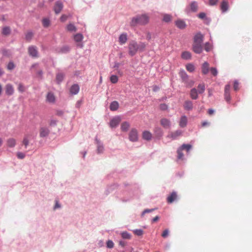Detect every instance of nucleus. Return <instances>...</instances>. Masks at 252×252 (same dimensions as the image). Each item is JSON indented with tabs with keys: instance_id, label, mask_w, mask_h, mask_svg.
I'll return each mask as SVG.
<instances>
[{
	"instance_id": "1",
	"label": "nucleus",
	"mask_w": 252,
	"mask_h": 252,
	"mask_svg": "<svg viewBox=\"0 0 252 252\" xmlns=\"http://www.w3.org/2000/svg\"><path fill=\"white\" fill-rule=\"evenodd\" d=\"M146 46L147 44L144 42H140L137 43L135 40H131L129 42L128 45V54L132 57L134 56L138 51H144Z\"/></svg>"
},
{
	"instance_id": "2",
	"label": "nucleus",
	"mask_w": 252,
	"mask_h": 252,
	"mask_svg": "<svg viewBox=\"0 0 252 252\" xmlns=\"http://www.w3.org/2000/svg\"><path fill=\"white\" fill-rule=\"evenodd\" d=\"M149 22V17L146 14L137 15L131 19L130 25L131 27H135L138 25H143Z\"/></svg>"
},
{
	"instance_id": "3",
	"label": "nucleus",
	"mask_w": 252,
	"mask_h": 252,
	"mask_svg": "<svg viewBox=\"0 0 252 252\" xmlns=\"http://www.w3.org/2000/svg\"><path fill=\"white\" fill-rule=\"evenodd\" d=\"M39 136L41 138H46L50 132V130L48 126H40L39 130Z\"/></svg>"
},
{
	"instance_id": "4",
	"label": "nucleus",
	"mask_w": 252,
	"mask_h": 252,
	"mask_svg": "<svg viewBox=\"0 0 252 252\" xmlns=\"http://www.w3.org/2000/svg\"><path fill=\"white\" fill-rule=\"evenodd\" d=\"M129 139L131 142H136L138 139V132L135 128H132L129 133Z\"/></svg>"
},
{
	"instance_id": "5",
	"label": "nucleus",
	"mask_w": 252,
	"mask_h": 252,
	"mask_svg": "<svg viewBox=\"0 0 252 252\" xmlns=\"http://www.w3.org/2000/svg\"><path fill=\"white\" fill-rule=\"evenodd\" d=\"M198 3L195 1H193L190 2L188 7H187L186 10L188 12H195L198 10Z\"/></svg>"
},
{
	"instance_id": "6",
	"label": "nucleus",
	"mask_w": 252,
	"mask_h": 252,
	"mask_svg": "<svg viewBox=\"0 0 252 252\" xmlns=\"http://www.w3.org/2000/svg\"><path fill=\"white\" fill-rule=\"evenodd\" d=\"M83 39V36L81 33H77L74 35V39L77 43V46L80 48L83 47V44L82 43Z\"/></svg>"
},
{
	"instance_id": "7",
	"label": "nucleus",
	"mask_w": 252,
	"mask_h": 252,
	"mask_svg": "<svg viewBox=\"0 0 252 252\" xmlns=\"http://www.w3.org/2000/svg\"><path fill=\"white\" fill-rule=\"evenodd\" d=\"M204 40V35L201 32L197 33L193 38L194 44H202Z\"/></svg>"
},
{
	"instance_id": "8",
	"label": "nucleus",
	"mask_w": 252,
	"mask_h": 252,
	"mask_svg": "<svg viewBox=\"0 0 252 252\" xmlns=\"http://www.w3.org/2000/svg\"><path fill=\"white\" fill-rule=\"evenodd\" d=\"M95 143L96 145L97 153L98 154L102 153L104 150L103 144L96 137L95 138Z\"/></svg>"
},
{
	"instance_id": "9",
	"label": "nucleus",
	"mask_w": 252,
	"mask_h": 252,
	"mask_svg": "<svg viewBox=\"0 0 252 252\" xmlns=\"http://www.w3.org/2000/svg\"><path fill=\"white\" fill-rule=\"evenodd\" d=\"M121 121V118L120 116H116L112 118L110 122V126L112 128L117 127Z\"/></svg>"
},
{
	"instance_id": "10",
	"label": "nucleus",
	"mask_w": 252,
	"mask_h": 252,
	"mask_svg": "<svg viewBox=\"0 0 252 252\" xmlns=\"http://www.w3.org/2000/svg\"><path fill=\"white\" fill-rule=\"evenodd\" d=\"M63 8V3L61 1H57L55 3L54 10L56 14H58L61 12Z\"/></svg>"
},
{
	"instance_id": "11",
	"label": "nucleus",
	"mask_w": 252,
	"mask_h": 252,
	"mask_svg": "<svg viewBox=\"0 0 252 252\" xmlns=\"http://www.w3.org/2000/svg\"><path fill=\"white\" fill-rule=\"evenodd\" d=\"M29 53L30 56L32 57H37L38 55V52L37 48L34 46H31L29 47L28 49Z\"/></svg>"
},
{
	"instance_id": "12",
	"label": "nucleus",
	"mask_w": 252,
	"mask_h": 252,
	"mask_svg": "<svg viewBox=\"0 0 252 252\" xmlns=\"http://www.w3.org/2000/svg\"><path fill=\"white\" fill-rule=\"evenodd\" d=\"M80 90V87L77 84H73L70 88V93L72 95L77 94Z\"/></svg>"
},
{
	"instance_id": "13",
	"label": "nucleus",
	"mask_w": 252,
	"mask_h": 252,
	"mask_svg": "<svg viewBox=\"0 0 252 252\" xmlns=\"http://www.w3.org/2000/svg\"><path fill=\"white\" fill-rule=\"evenodd\" d=\"M193 51L196 54H200L202 52V44H194L192 45Z\"/></svg>"
},
{
	"instance_id": "14",
	"label": "nucleus",
	"mask_w": 252,
	"mask_h": 252,
	"mask_svg": "<svg viewBox=\"0 0 252 252\" xmlns=\"http://www.w3.org/2000/svg\"><path fill=\"white\" fill-rule=\"evenodd\" d=\"M161 125L165 128H169L171 126L170 121L166 118H163L160 120Z\"/></svg>"
},
{
	"instance_id": "15",
	"label": "nucleus",
	"mask_w": 252,
	"mask_h": 252,
	"mask_svg": "<svg viewBox=\"0 0 252 252\" xmlns=\"http://www.w3.org/2000/svg\"><path fill=\"white\" fill-rule=\"evenodd\" d=\"M127 40V34L126 33H122L119 37V42L120 44H125Z\"/></svg>"
},
{
	"instance_id": "16",
	"label": "nucleus",
	"mask_w": 252,
	"mask_h": 252,
	"mask_svg": "<svg viewBox=\"0 0 252 252\" xmlns=\"http://www.w3.org/2000/svg\"><path fill=\"white\" fill-rule=\"evenodd\" d=\"M188 124V118L187 116L183 115L182 116L180 121H179V126L181 127H185L187 126Z\"/></svg>"
},
{
	"instance_id": "17",
	"label": "nucleus",
	"mask_w": 252,
	"mask_h": 252,
	"mask_svg": "<svg viewBox=\"0 0 252 252\" xmlns=\"http://www.w3.org/2000/svg\"><path fill=\"white\" fill-rule=\"evenodd\" d=\"M175 25L180 29H184L187 26L185 22L181 19H179L175 22Z\"/></svg>"
},
{
	"instance_id": "18",
	"label": "nucleus",
	"mask_w": 252,
	"mask_h": 252,
	"mask_svg": "<svg viewBox=\"0 0 252 252\" xmlns=\"http://www.w3.org/2000/svg\"><path fill=\"white\" fill-rule=\"evenodd\" d=\"M14 89L13 86L10 84H8L5 86V94L8 95H11L14 93Z\"/></svg>"
},
{
	"instance_id": "19",
	"label": "nucleus",
	"mask_w": 252,
	"mask_h": 252,
	"mask_svg": "<svg viewBox=\"0 0 252 252\" xmlns=\"http://www.w3.org/2000/svg\"><path fill=\"white\" fill-rule=\"evenodd\" d=\"M182 131L181 130H177L174 132H171L168 135V137L172 138L173 139H176L178 136L182 135Z\"/></svg>"
},
{
	"instance_id": "20",
	"label": "nucleus",
	"mask_w": 252,
	"mask_h": 252,
	"mask_svg": "<svg viewBox=\"0 0 252 252\" xmlns=\"http://www.w3.org/2000/svg\"><path fill=\"white\" fill-rule=\"evenodd\" d=\"M198 92L196 88H192L190 92V96L192 99H197L198 97Z\"/></svg>"
},
{
	"instance_id": "21",
	"label": "nucleus",
	"mask_w": 252,
	"mask_h": 252,
	"mask_svg": "<svg viewBox=\"0 0 252 252\" xmlns=\"http://www.w3.org/2000/svg\"><path fill=\"white\" fill-rule=\"evenodd\" d=\"M184 108L185 110L190 111L193 109V103L190 100H187L184 104Z\"/></svg>"
},
{
	"instance_id": "22",
	"label": "nucleus",
	"mask_w": 252,
	"mask_h": 252,
	"mask_svg": "<svg viewBox=\"0 0 252 252\" xmlns=\"http://www.w3.org/2000/svg\"><path fill=\"white\" fill-rule=\"evenodd\" d=\"M46 100L50 103H54L56 100L54 94L52 93H48L46 96Z\"/></svg>"
},
{
	"instance_id": "23",
	"label": "nucleus",
	"mask_w": 252,
	"mask_h": 252,
	"mask_svg": "<svg viewBox=\"0 0 252 252\" xmlns=\"http://www.w3.org/2000/svg\"><path fill=\"white\" fill-rule=\"evenodd\" d=\"M179 75L181 77L183 81L185 83H187V81L188 80V75L187 73L184 70H181L179 72Z\"/></svg>"
},
{
	"instance_id": "24",
	"label": "nucleus",
	"mask_w": 252,
	"mask_h": 252,
	"mask_svg": "<svg viewBox=\"0 0 252 252\" xmlns=\"http://www.w3.org/2000/svg\"><path fill=\"white\" fill-rule=\"evenodd\" d=\"M152 133L147 130L144 131L142 133V137L144 140L149 141L152 138Z\"/></svg>"
},
{
	"instance_id": "25",
	"label": "nucleus",
	"mask_w": 252,
	"mask_h": 252,
	"mask_svg": "<svg viewBox=\"0 0 252 252\" xmlns=\"http://www.w3.org/2000/svg\"><path fill=\"white\" fill-rule=\"evenodd\" d=\"M177 194L175 191H173L171 194L167 198V202L169 203H172L177 198Z\"/></svg>"
},
{
	"instance_id": "26",
	"label": "nucleus",
	"mask_w": 252,
	"mask_h": 252,
	"mask_svg": "<svg viewBox=\"0 0 252 252\" xmlns=\"http://www.w3.org/2000/svg\"><path fill=\"white\" fill-rule=\"evenodd\" d=\"M220 8L223 13L226 12L228 9V2L223 0L221 3Z\"/></svg>"
},
{
	"instance_id": "27",
	"label": "nucleus",
	"mask_w": 252,
	"mask_h": 252,
	"mask_svg": "<svg viewBox=\"0 0 252 252\" xmlns=\"http://www.w3.org/2000/svg\"><path fill=\"white\" fill-rule=\"evenodd\" d=\"M6 144L9 148H13L16 145V140L13 138H9L6 141Z\"/></svg>"
},
{
	"instance_id": "28",
	"label": "nucleus",
	"mask_w": 252,
	"mask_h": 252,
	"mask_svg": "<svg viewBox=\"0 0 252 252\" xmlns=\"http://www.w3.org/2000/svg\"><path fill=\"white\" fill-rule=\"evenodd\" d=\"M209 63L207 62H205L202 65V72L203 74H206L209 72Z\"/></svg>"
},
{
	"instance_id": "29",
	"label": "nucleus",
	"mask_w": 252,
	"mask_h": 252,
	"mask_svg": "<svg viewBox=\"0 0 252 252\" xmlns=\"http://www.w3.org/2000/svg\"><path fill=\"white\" fill-rule=\"evenodd\" d=\"M64 75L62 72H58L56 75V81L58 84H60L63 80Z\"/></svg>"
},
{
	"instance_id": "30",
	"label": "nucleus",
	"mask_w": 252,
	"mask_h": 252,
	"mask_svg": "<svg viewBox=\"0 0 252 252\" xmlns=\"http://www.w3.org/2000/svg\"><path fill=\"white\" fill-rule=\"evenodd\" d=\"M119 103L116 101L112 102L110 105V109L111 111H116L119 108Z\"/></svg>"
},
{
	"instance_id": "31",
	"label": "nucleus",
	"mask_w": 252,
	"mask_h": 252,
	"mask_svg": "<svg viewBox=\"0 0 252 252\" xmlns=\"http://www.w3.org/2000/svg\"><path fill=\"white\" fill-rule=\"evenodd\" d=\"M130 126L129 124L127 122L123 123L121 126V130L123 131H127Z\"/></svg>"
},
{
	"instance_id": "32",
	"label": "nucleus",
	"mask_w": 252,
	"mask_h": 252,
	"mask_svg": "<svg viewBox=\"0 0 252 252\" xmlns=\"http://www.w3.org/2000/svg\"><path fill=\"white\" fill-rule=\"evenodd\" d=\"M180 147L182 149V150H186L187 153H189L192 148V146L190 144H184Z\"/></svg>"
},
{
	"instance_id": "33",
	"label": "nucleus",
	"mask_w": 252,
	"mask_h": 252,
	"mask_svg": "<svg viewBox=\"0 0 252 252\" xmlns=\"http://www.w3.org/2000/svg\"><path fill=\"white\" fill-rule=\"evenodd\" d=\"M182 58L184 60H189L191 58V54L189 52L185 51L182 54Z\"/></svg>"
},
{
	"instance_id": "34",
	"label": "nucleus",
	"mask_w": 252,
	"mask_h": 252,
	"mask_svg": "<svg viewBox=\"0 0 252 252\" xmlns=\"http://www.w3.org/2000/svg\"><path fill=\"white\" fill-rule=\"evenodd\" d=\"M121 235L123 239H130L131 237V234L127 231H123L121 232Z\"/></svg>"
},
{
	"instance_id": "35",
	"label": "nucleus",
	"mask_w": 252,
	"mask_h": 252,
	"mask_svg": "<svg viewBox=\"0 0 252 252\" xmlns=\"http://www.w3.org/2000/svg\"><path fill=\"white\" fill-rule=\"evenodd\" d=\"M11 32V29L9 27L6 26L2 28V33L4 35H9Z\"/></svg>"
},
{
	"instance_id": "36",
	"label": "nucleus",
	"mask_w": 252,
	"mask_h": 252,
	"mask_svg": "<svg viewBox=\"0 0 252 252\" xmlns=\"http://www.w3.org/2000/svg\"><path fill=\"white\" fill-rule=\"evenodd\" d=\"M213 48V44L212 43L210 42H206L204 44V49L207 52L210 51Z\"/></svg>"
},
{
	"instance_id": "37",
	"label": "nucleus",
	"mask_w": 252,
	"mask_h": 252,
	"mask_svg": "<svg viewBox=\"0 0 252 252\" xmlns=\"http://www.w3.org/2000/svg\"><path fill=\"white\" fill-rule=\"evenodd\" d=\"M198 92L199 94H202L205 90V86L204 83L199 84L198 85Z\"/></svg>"
},
{
	"instance_id": "38",
	"label": "nucleus",
	"mask_w": 252,
	"mask_h": 252,
	"mask_svg": "<svg viewBox=\"0 0 252 252\" xmlns=\"http://www.w3.org/2000/svg\"><path fill=\"white\" fill-rule=\"evenodd\" d=\"M182 151H183V150L180 147H179L177 149V154H178L177 158L178 159L183 160L184 159V155L182 153Z\"/></svg>"
},
{
	"instance_id": "39",
	"label": "nucleus",
	"mask_w": 252,
	"mask_h": 252,
	"mask_svg": "<svg viewBox=\"0 0 252 252\" xmlns=\"http://www.w3.org/2000/svg\"><path fill=\"white\" fill-rule=\"evenodd\" d=\"M197 16L199 18L204 20H207L209 22H210V20L206 16V14L204 12H200L197 15Z\"/></svg>"
},
{
	"instance_id": "40",
	"label": "nucleus",
	"mask_w": 252,
	"mask_h": 252,
	"mask_svg": "<svg viewBox=\"0 0 252 252\" xmlns=\"http://www.w3.org/2000/svg\"><path fill=\"white\" fill-rule=\"evenodd\" d=\"M132 231L135 235L138 236H141L143 234V230L141 229H134Z\"/></svg>"
},
{
	"instance_id": "41",
	"label": "nucleus",
	"mask_w": 252,
	"mask_h": 252,
	"mask_svg": "<svg viewBox=\"0 0 252 252\" xmlns=\"http://www.w3.org/2000/svg\"><path fill=\"white\" fill-rule=\"evenodd\" d=\"M67 30L69 32H76L77 30L75 26L72 24H69L67 26Z\"/></svg>"
},
{
	"instance_id": "42",
	"label": "nucleus",
	"mask_w": 252,
	"mask_h": 252,
	"mask_svg": "<svg viewBox=\"0 0 252 252\" xmlns=\"http://www.w3.org/2000/svg\"><path fill=\"white\" fill-rule=\"evenodd\" d=\"M172 19V16L170 14H165L163 15V21L165 22H169Z\"/></svg>"
},
{
	"instance_id": "43",
	"label": "nucleus",
	"mask_w": 252,
	"mask_h": 252,
	"mask_svg": "<svg viewBox=\"0 0 252 252\" xmlns=\"http://www.w3.org/2000/svg\"><path fill=\"white\" fill-rule=\"evenodd\" d=\"M186 69L188 71L192 72L194 70V66L193 64L191 63H189L186 65Z\"/></svg>"
},
{
	"instance_id": "44",
	"label": "nucleus",
	"mask_w": 252,
	"mask_h": 252,
	"mask_svg": "<svg viewBox=\"0 0 252 252\" xmlns=\"http://www.w3.org/2000/svg\"><path fill=\"white\" fill-rule=\"evenodd\" d=\"M33 33L32 32L29 31L26 34V39L27 40L30 41L33 36Z\"/></svg>"
},
{
	"instance_id": "45",
	"label": "nucleus",
	"mask_w": 252,
	"mask_h": 252,
	"mask_svg": "<svg viewBox=\"0 0 252 252\" xmlns=\"http://www.w3.org/2000/svg\"><path fill=\"white\" fill-rule=\"evenodd\" d=\"M22 143L25 146V148H27L29 144V140L27 136L24 137Z\"/></svg>"
},
{
	"instance_id": "46",
	"label": "nucleus",
	"mask_w": 252,
	"mask_h": 252,
	"mask_svg": "<svg viewBox=\"0 0 252 252\" xmlns=\"http://www.w3.org/2000/svg\"><path fill=\"white\" fill-rule=\"evenodd\" d=\"M110 80L112 83H116L118 82V78L115 75H112L110 78Z\"/></svg>"
},
{
	"instance_id": "47",
	"label": "nucleus",
	"mask_w": 252,
	"mask_h": 252,
	"mask_svg": "<svg viewBox=\"0 0 252 252\" xmlns=\"http://www.w3.org/2000/svg\"><path fill=\"white\" fill-rule=\"evenodd\" d=\"M43 25L44 27H48L50 25V20L47 18H44L42 20Z\"/></svg>"
},
{
	"instance_id": "48",
	"label": "nucleus",
	"mask_w": 252,
	"mask_h": 252,
	"mask_svg": "<svg viewBox=\"0 0 252 252\" xmlns=\"http://www.w3.org/2000/svg\"><path fill=\"white\" fill-rule=\"evenodd\" d=\"M7 67V69L10 70L14 69L15 67V64H14V63L13 62H10L8 63Z\"/></svg>"
},
{
	"instance_id": "49",
	"label": "nucleus",
	"mask_w": 252,
	"mask_h": 252,
	"mask_svg": "<svg viewBox=\"0 0 252 252\" xmlns=\"http://www.w3.org/2000/svg\"><path fill=\"white\" fill-rule=\"evenodd\" d=\"M224 98L228 102H230L231 100L230 93H224Z\"/></svg>"
},
{
	"instance_id": "50",
	"label": "nucleus",
	"mask_w": 252,
	"mask_h": 252,
	"mask_svg": "<svg viewBox=\"0 0 252 252\" xmlns=\"http://www.w3.org/2000/svg\"><path fill=\"white\" fill-rule=\"evenodd\" d=\"M107 247L108 248H113L114 247V243L112 240H108L106 243Z\"/></svg>"
},
{
	"instance_id": "51",
	"label": "nucleus",
	"mask_w": 252,
	"mask_h": 252,
	"mask_svg": "<svg viewBox=\"0 0 252 252\" xmlns=\"http://www.w3.org/2000/svg\"><path fill=\"white\" fill-rule=\"evenodd\" d=\"M69 51V48L67 46H64L61 49V51L62 53H67Z\"/></svg>"
},
{
	"instance_id": "52",
	"label": "nucleus",
	"mask_w": 252,
	"mask_h": 252,
	"mask_svg": "<svg viewBox=\"0 0 252 252\" xmlns=\"http://www.w3.org/2000/svg\"><path fill=\"white\" fill-rule=\"evenodd\" d=\"M210 71H211V73L214 75V76H217V74H218V70L215 67H212L210 69Z\"/></svg>"
},
{
	"instance_id": "53",
	"label": "nucleus",
	"mask_w": 252,
	"mask_h": 252,
	"mask_svg": "<svg viewBox=\"0 0 252 252\" xmlns=\"http://www.w3.org/2000/svg\"><path fill=\"white\" fill-rule=\"evenodd\" d=\"M17 157L19 159H23L25 157V154L22 152H17Z\"/></svg>"
},
{
	"instance_id": "54",
	"label": "nucleus",
	"mask_w": 252,
	"mask_h": 252,
	"mask_svg": "<svg viewBox=\"0 0 252 252\" xmlns=\"http://www.w3.org/2000/svg\"><path fill=\"white\" fill-rule=\"evenodd\" d=\"M57 121L55 119H51L50 121V126H55L57 125Z\"/></svg>"
},
{
	"instance_id": "55",
	"label": "nucleus",
	"mask_w": 252,
	"mask_h": 252,
	"mask_svg": "<svg viewBox=\"0 0 252 252\" xmlns=\"http://www.w3.org/2000/svg\"><path fill=\"white\" fill-rule=\"evenodd\" d=\"M219 0H209V4L210 5L214 6L217 4Z\"/></svg>"
},
{
	"instance_id": "56",
	"label": "nucleus",
	"mask_w": 252,
	"mask_h": 252,
	"mask_svg": "<svg viewBox=\"0 0 252 252\" xmlns=\"http://www.w3.org/2000/svg\"><path fill=\"white\" fill-rule=\"evenodd\" d=\"M156 209H145L142 213V216H143L146 213H150L154 211Z\"/></svg>"
},
{
	"instance_id": "57",
	"label": "nucleus",
	"mask_w": 252,
	"mask_h": 252,
	"mask_svg": "<svg viewBox=\"0 0 252 252\" xmlns=\"http://www.w3.org/2000/svg\"><path fill=\"white\" fill-rule=\"evenodd\" d=\"M233 88L236 91L239 89V83L237 80H235L234 82Z\"/></svg>"
},
{
	"instance_id": "58",
	"label": "nucleus",
	"mask_w": 252,
	"mask_h": 252,
	"mask_svg": "<svg viewBox=\"0 0 252 252\" xmlns=\"http://www.w3.org/2000/svg\"><path fill=\"white\" fill-rule=\"evenodd\" d=\"M131 198H132V195H130L127 197H122L121 199L123 202H126V201L130 200Z\"/></svg>"
},
{
	"instance_id": "59",
	"label": "nucleus",
	"mask_w": 252,
	"mask_h": 252,
	"mask_svg": "<svg viewBox=\"0 0 252 252\" xmlns=\"http://www.w3.org/2000/svg\"><path fill=\"white\" fill-rule=\"evenodd\" d=\"M160 109L162 110H166L168 109V106L165 103L161 104L160 105Z\"/></svg>"
},
{
	"instance_id": "60",
	"label": "nucleus",
	"mask_w": 252,
	"mask_h": 252,
	"mask_svg": "<svg viewBox=\"0 0 252 252\" xmlns=\"http://www.w3.org/2000/svg\"><path fill=\"white\" fill-rule=\"evenodd\" d=\"M1 52L2 55L4 56H8L9 55L8 51L5 49H2Z\"/></svg>"
},
{
	"instance_id": "61",
	"label": "nucleus",
	"mask_w": 252,
	"mask_h": 252,
	"mask_svg": "<svg viewBox=\"0 0 252 252\" xmlns=\"http://www.w3.org/2000/svg\"><path fill=\"white\" fill-rule=\"evenodd\" d=\"M18 90L21 92L25 91L24 86L22 84H19L18 86Z\"/></svg>"
},
{
	"instance_id": "62",
	"label": "nucleus",
	"mask_w": 252,
	"mask_h": 252,
	"mask_svg": "<svg viewBox=\"0 0 252 252\" xmlns=\"http://www.w3.org/2000/svg\"><path fill=\"white\" fill-rule=\"evenodd\" d=\"M169 234V230L168 229H165L162 234V236L164 238H165L168 236Z\"/></svg>"
},
{
	"instance_id": "63",
	"label": "nucleus",
	"mask_w": 252,
	"mask_h": 252,
	"mask_svg": "<svg viewBox=\"0 0 252 252\" xmlns=\"http://www.w3.org/2000/svg\"><path fill=\"white\" fill-rule=\"evenodd\" d=\"M230 85L227 84L225 86L224 93H230Z\"/></svg>"
},
{
	"instance_id": "64",
	"label": "nucleus",
	"mask_w": 252,
	"mask_h": 252,
	"mask_svg": "<svg viewBox=\"0 0 252 252\" xmlns=\"http://www.w3.org/2000/svg\"><path fill=\"white\" fill-rule=\"evenodd\" d=\"M118 187L117 185H113L111 186V187H109L108 189V190L109 192L112 191L113 189H114L115 188H116Z\"/></svg>"
}]
</instances>
